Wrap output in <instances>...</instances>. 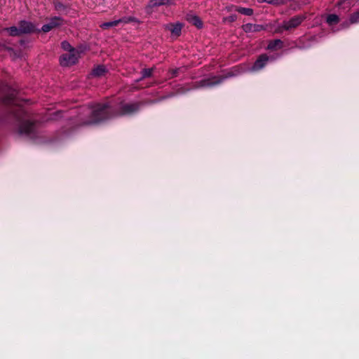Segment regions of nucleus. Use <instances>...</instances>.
Masks as SVG:
<instances>
[{
	"label": "nucleus",
	"instance_id": "nucleus-7",
	"mask_svg": "<svg viewBox=\"0 0 359 359\" xmlns=\"http://www.w3.org/2000/svg\"><path fill=\"white\" fill-rule=\"evenodd\" d=\"M165 28L171 32L172 36L177 37L181 34L182 25L180 23L168 24Z\"/></svg>",
	"mask_w": 359,
	"mask_h": 359
},
{
	"label": "nucleus",
	"instance_id": "nucleus-6",
	"mask_svg": "<svg viewBox=\"0 0 359 359\" xmlns=\"http://www.w3.org/2000/svg\"><path fill=\"white\" fill-rule=\"evenodd\" d=\"M171 0H150L146 7L147 12H151L157 6L170 4Z\"/></svg>",
	"mask_w": 359,
	"mask_h": 359
},
{
	"label": "nucleus",
	"instance_id": "nucleus-18",
	"mask_svg": "<svg viewBox=\"0 0 359 359\" xmlns=\"http://www.w3.org/2000/svg\"><path fill=\"white\" fill-rule=\"evenodd\" d=\"M327 22L329 25H334L339 22V18L337 15L332 14L327 16Z\"/></svg>",
	"mask_w": 359,
	"mask_h": 359
},
{
	"label": "nucleus",
	"instance_id": "nucleus-15",
	"mask_svg": "<svg viewBox=\"0 0 359 359\" xmlns=\"http://www.w3.org/2000/svg\"><path fill=\"white\" fill-rule=\"evenodd\" d=\"M187 20L191 23L192 25H195L198 28H200L202 27V22L198 17L194 15H187Z\"/></svg>",
	"mask_w": 359,
	"mask_h": 359
},
{
	"label": "nucleus",
	"instance_id": "nucleus-17",
	"mask_svg": "<svg viewBox=\"0 0 359 359\" xmlns=\"http://www.w3.org/2000/svg\"><path fill=\"white\" fill-rule=\"evenodd\" d=\"M282 41L280 40H275L273 41H271L268 45V49L274 50L281 48Z\"/></svg>",
	"mask_w": 359,
	"mask_h": 359
},
{
	"label": "nucleus",
	"instance_id": "nucleus-14",
	"mask_svg": "<svg viewBox=\"0 0 359 359\" xmlns=\"http://www.w3.org/2000/svg\"><path fill=\"white\" fill-rule=\"evenodd\" d=\"M107 72L106 68L102 65H98L93 69L91 75L96 77H101L105 74Z\"/></svg>",
	"mask_w": 359,
	"mask_h": 359
},
{
	"label": "nucleus",
	"instance_id": "nucleus-24",
	"mask_svg": "<svg viewBox=\"0 0 359 359\" xmlns=\"http://www.w3.org/2000/svg\"><path fill=\"white\" fill-rule=\"evenodd\" d=\"M236 20V15H230V16H229V17L224 18L223 19V21H224V22H234Z\"/></svg>",
	"mask_w": 359,
	"mask_h": 359
},
{
	"label": "nucleus",
	"instance_id": "nucleus-26",
	"mask_svg": "<svg viewBox=\"0 0 359 359\" xmlns=\"http://www.w3.org/2000/svg\"><path fill=\"white\" fill-rule=\"evenodd\" d=\"M257 1L259 3H264V2L268 3V0H257Z\"/></svg>",
	"mask_w": 359,
	"mask_h": 359
},
{
	"label": "nucleus",
	"instance_id": "nucleus-20",
	"mask_svg": "<svg viewBox=\"0 0 359 359\" xmlns=\"http://www.w3.org/2000/svg\"><path fill=\"white\" fill-rule=\"evenodd\" d=\"M351 23H357L359 22V11L353 13L350 18Z\"/></svg>",
	"mask_w": 359,
	"mask_h": 359
},
{
	"label": "nucleus",
	"instance_id": "nucleus-3",
	"mask_svg": "<svg viewBox=\"0 0 359 359\" xmlns=\"http://www.w3.org/2000/svg\"><path fill=\"white\" fill-rule=\"evenodd\" d=\"M80 57V51L78 50H72L69 53L61 55L60 62L62 66H71L76 64Z\"/></svg>",
	"mask_w": 359,
	"mask_h": 359
},
{
	"label": "nucleus",
	"instance_id": "nucleus-10",
	"mask_svg": "<svg viewBox=\"0 0 359 359\" xmlns=\"http://www.w3.org/2000/svg\"><path fill=\"white\" fill-rule=\"evenodd\" d=\"M130 21V18L119 19V20H114V21H111V22H104L100 25V27L104 29H107L111 27L117 26L121 22L127 23Z\"/></svg>",
	"mask_w": 359,
	"mask_h": 359
},
{
	"label": "nucleus",
	"instance_id": "nucleus-16",
	"mask_svg": "<svg viewBox=\"0 0 359 359\" xmlns=\"http://www.w3.org/2000/svg\"><path fill=\"white\" fill-rule=\"evenodd\" d=\"M221 82V79L214 77L211 80H203L201 81V86H211Z\"/></svg>",
	"mask_w": 359,
	"mask_h": 359
},
{
	"label": "nucleus",
	"instance_id": "nucleus-19",
	"mask_svg": "<svg viewBox=\"0 0 359 359\" xmlns=\"http://www.w3.org/2000/svg\"><path fill=\"white\" fill-rule=\"evenodd\" d=\"M291 0H268L269 4H271L273 6H280L287 4L288 1Z\"/></svg>",
	"mask_w": 359,
	"mask_h": 359
},
{
	"label": "nucleus",
	"instance_id": "nucleus-22",
	"mask_svg": "<svg viewBox=\"0 0 359 359\" xmlns=\"http://www.w3.org/2000/svg\"><path fill=\"white\" fill-rule=\"evenodd\" d=\"M349 0H341L339 4V6H342V8L345 9L349 8L351 4L348 1Z\"/></svg>",
	"mask_w": 359,
	"mask_h": 359
},
{
	"label": "nucleus",
	"instance_id": "nucleus-13",
	"mask_svg": "<svg viewBox=\"0 0 359 359\" xmlns=\"http://www.w3.org/2000/svg\"><path fill=\"white\" fill-rule=\"evenodd\" d=\"M34 125L29 121L25 122L22 124L20 128L21 133L29 134L32 132Z\"/></svg>",
	"mask_w": 359,
	"mask_h": 359
},
{
	"label": "nucleus",
	"instance_id": "nucleus-12",
	"mask_svg": "<svg viewBox=\"0 0 359 359\" xmlns=\"http://www.w3.org/2000/svg\"><path fill=\"white\" fill-rule=\"evenodd\" d=\"M229 11L232 10H235L238 13L243 14L245 15H252L253 14V10L249 8H242V7H234L231 6V8H227Z\"/></svg>",
	"mask_w": 359,
	"mask_h": 359
},
{
	"label": "nucleus",
	"instance_id": "nucleus-9",
	"mask_svg": "<svg viewBox=\"0 0 359 359\" xmlns=\"http://www.w3.org/2000/svg\"><path fill=\"white\" fill-rule=\"evenodd\" d=\"M269 60V57L266 55H262L255 62L252 67V71L259 70L263 68Z\"/></svg>",
	"mask_w": 359,
	"mask_h": 359
},
{
	"label": "nucleus",
	"instance_id": "nucleus-5",
	"mask_svg": "<svg viewBox=\"0 0 359 359\" xmlns=\"http://www.w3.org/2000/svg\"><path fill=\"white\" fill-rule=\"evenodd\" d=\"M62 20L60 18H53L50 20V22L44 25L41 29L44 32H48L50 31L52 29L62 25Z\"/></svg>",
	"mask_w": 359,
	"mask_h": 359
},
{
	"label": "nucleus",
	"instance_id": "nucleus-11",
	"mask_svg": "<svg viewBox=\"0 0 359 359\" xmlns=\"http://www.w3.org/2000/svg\"><path fill=\"white\" fill-rule=\"evenodd\" d=\"M139 108L137 103L126 104L122 107V114H128L136 111Z\"/></svg>",
	"mask_w": 359,
	"mask_h": 359
},
{
	"label": "nucleus",
	"instance_id": "nucleus-4",
	"mask_svg": "<svg viewBox=\"0 0 359 359\" xmlns=\"http://www.w3.org/2000/svg\"><path fill=\"white\" fill-rule=\"evenodd\" d=\"M304 19V17L302 15L294 16L289 20L283 22L282 27L285 30L294 29L299 26L302 22Z\"/></svg>",
	"mask_w": 359,
	"mask_h": 359
},
{
	"label": "nucleus",
	"instance_id": "nucleus-21",
	"mask_svg": "<svg viewBox=\"0 0 359 359\" xmlns=\"http://www.w3.org/2000/svg\"><path fill=\"white\" fill-rule=\"evenodd\" d=\"M62 48L65 50L69 52L72 51V50H75L74 48H72L71 45L67 41H63L62 43Z\"/></svg>",
	"mask_w": 359,
	"mask_h": 359
},
{
	"label": "nucleus",
	"instance_id": "nucleus-1",
	"mask_svg": "<svg viewBox=\"0 0 359 359\" xmlns=\"http://www.w3.org/2000/svg\"><path fill=\"white\" fill-rule=\"evenodd\" d=\"M93 118L88 123H96L109 118L108 106L105 104H98L92 109Z\"/></svg>",
	"mask_w": 359,
	"mask_h": 359
},
{
	"label": "nucleus",
	"instance_id": "nucleus-8",
	"mask_svg": "<svg viewBox=\"0 0 359 359\" xmlns=\"http://www.w3.org/2000/svg\"><path fill=\"white\" fill-rule=\"evenodd\" d=\"M243 29L244 32H257L263 30L264 26L262 25L248 23L243 25Z\"/></svg>",
	"mask_w": 359,
	"mask_h": 359
},
{
	"label": "nucleus",
	"instance_id": "nucleus-23",
	"mask_svg": "<svg viewBox=\"0 0 359 359\" xmlns=\"http://www.w3.org/2000/svg\"><path fill=\"white\" fill-rule=\"evenodd\" d=\"M153 72V69H143L142 74V78L149 77L151 75Z\"/></svg>",
	"mask_w": 359,
	"mask_h": 359
},
{
	"label": "nucleus",
	"instance_id": "nucleus-25",
	"mask_svg": "<svg viewBox=\"0 0 359 359\" xmlns=\"http://www.w3.org/2000/svg\"><path fill=\"white\" fill-rule=\"evenodd\" d=\"M64 8L63 5L60 3L55 4V8L58 11H61Z\"/></svg>",
	"mask_w": 359,
	"mask_h": 359
},
{
	"label": "nucleus",
	"instance_id": "nucleus-2",
	"mask_svg": "<svg viewBox=\"0 0 359 359\" xmlns=\"http://www.w3.org/2000/svg\"><path fill=\"white\" fill-rule=\"evenodd\" d=\"M34 30V25L32 23L26 21L20 22L18 28H17L16 27H11L4 29V31L8 32V34L11 36H18L24 33L32 32Z\"/></svg>",
	"mask_w": 359,
	"mask_h": 359
}]
</instances>
